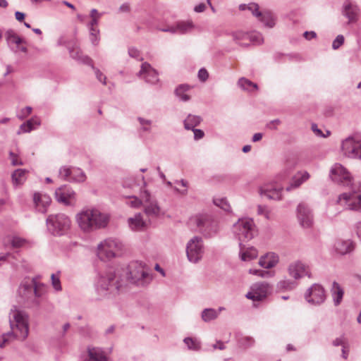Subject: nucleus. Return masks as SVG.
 <instances>
[{"instance_id": "f257e3e1", "label": "nucleus", "mask_w": 361, "mask_h": 361, "mask_svg": "<svg viewBox=\"0 0 361 361\" xmlns=\"http://www.w3.org/2000/svg\"><path fill=\"white\" fill-rule=\"evenodd\" d=\"M150 269L142 262H131L126 268L117 269L114 272H109L102 276L98 281V286L103 290L117 293L128 283L136 286L148 284L152 277Z\"/></svg>"}, {"instance_id": "f03ea898", "label": "nucleus", "mask_w": 361, "mask_h": 361, "mask_svg": "<svg viewBox=\"0 0 361 361\" xmlns=\"http://www.w3.org/2000/svg\"><path fill=\"white\" fill-rule=\"evenodd\" d=\"M79 228L85 233H91L106 228L109 222V214L94 207H85L76 216Z\"/></svg>"}, {"instance_id": "7ed1b4c3", "label": "nucleus", "mask_w": 361, "mask_h": 361, "mask_svg": "<svg viewBox=\"0 0 361 361\" xmlns=\"http://www.w3.org/2000/svg\"><path fill=\"white\" fill-rule=\"evenodd\" d=\"M11 331L0 336V348H4L10 336L24 341L28 336V315L23 311L11 310L9 314Z\"/></svg>"}, {"instance_id": "20e7f679", "label": "nucleus", "mask_w": 361, "mask_h": 361, "mask_svg": "<svg viewBox=\"0 0 361 361\" xmlns=\"http://www.w3.org/2000/svg\"><path fill=\"white\" fill-rule=\"evenodd\" d=\"M46 287L34 279L23 281L18 288L20 302L27 307H39L42 296L46 293Z\"/></svg>"}, {"instance_id": "39448f33", "label": "nucleus", "mask_w": 361, "mask_h": 361, "mask_svg": "<svg viewBox=\"0 0 361 361\" xmlns=\"http://www.w3.org/2000/svg\"><path fill=\"white\" fill-rule=\"evenodd\" d=\"M336 203L344 209L361 211V183L353 186L350 192L339 195Z\"/></svg>"}, {"instance_id": "423d86ee", "label": "nucleus", "mask_w": 361, "mask_h": 361, "mask_svg": "<svg viewBox=\"0 0 361 361\" xmlns=\"http://www.w3.org/2000/svg\"><path fill=\"white\" fill-rule=\"evenodd\" d=\"M47 226L53 235H63L68 231L71 220L64 214H51L47 219Z\"/></svg>"}, {"instance_id": "0eeeda50", "label": "nucleus", "mask_w": 361, "mask_h": 361, "mask_svg": "<svg viewBox=\"0 0 361 361\" xmlns=\"http://www.w3.org/2000/svg\"><path fill=\"white\" fill-rule=\"evenodd\" d=\"M233 233L240 243L250 240L257 234L255 224L251 219H239L233 225Z\"/></svg>"}, {"instance_id": "6e6552de", "label": "nucleus", "mask_w": 361, "mask_h": 361, "mask_svg": "<svg viewBox=\"0 0 361 361\" xmlns=\"http://www.w3.org/2000/svg\"><path fill=\"white\" fill-rule=\"evenodd\" d=\"M123 245L118 239L109 238L98 245V257L102 260L111 259L119 255Z\"/></svg>"}, {"instance_id": "1a4fd4ad", "label": "nucleus", "mask_w": 361, "mask_h": 361, "mask_svg": "<svg viewBox=\"0 0 361 361\" xmlns=\"http://www.w3.org/2000/svg\"><path fill=\"white\" fill-rule=\"evenodd\" d=\"M195 222L200 231L207 237H212L218 232V223L209 214H202L197 215L195 217Z\"/></svg>"}, {"instance_id": "9d476101", "label": "nucleus", "mask_w": 361, "mask_h": 361, "mask_svg": "<svg viewBox=\"0 0 361 361\" xmlns=\"http://www.w3.org/2000/svg\"><path fill=\"white\" fill-rule=\"evenodd\" d=\"M204 254L203 241L201 237L195 236L191 238L186 246V255L188 260L192 263H197Z\"/></svg>"}, {"instance_id": "9b49d317", "label": "nucleus", "mask_w": 361, "mask_h": 361, "mask_svg": "<svg viewBox=\"0 0 361 361\" xmlns=\"http://www.w3.org/2000/svg\"><path fill=\"white\" fill-rule=\"evenodd\" d=\"M341 150L348 158L361 159V138L347 137L342 142Z\"/></svg>"}, {"instance_id": "f8f14e48", "label": "nucleus", "mask_w": 361, "mask_h": 361, "mask_svg": "<svg viewBox=\"0 0 361 361\" xmlns=\"http://www.w3.org/2000/svg\"><path fill=\"white\" fill-rule=\"evenodd\" d=\"M331 179L337 184L343 186H351L353 177L350 173L341 164L336 163L333 165L330 170Z\"/></svg>"}, {"instance_id": "ddd939ff", "label": "nucleus", "mask_w": 361, "mask_h": 361, "mask_svg": "<svg viewBox=\"0 0 361 361\" xmlns=\"http://www.w3.org/2000/svg\"><path fill=\"white\" fill-rule=\"evenodd\" d=\"M240 9L244 11L245 9H248L251 11L252 15L257 17L259 20L263 23L266 26L269 27H273L275 25L274 19L273 18L272 14L270 12H261L259 11V6L257 4L251 3L248 5L241 4L240 6Z\"/></svg>"}, {"instance_id": "4468645a", "label": "nucleus", "mask_w": 361, "mask_h": 361, "mask_svg": "<svg viewBox=\"0 0 361 361\" xmlns=\"http://www.w3.org/2000/svg\"><path fill=\"white\" fill-rule=\"evenodd\" d=\"M59 176L64 180L73 183H83L86 180L85 172L79 168L74 167L62 166L59 169Z\"/></svg>"}, {"instance_id": "2eb2a0df", "label": "nucleus", "mask_w": 361, "mask_h": 361, "mask_svg": "<svg viewBox=\"0 0 361 361\" xmlns=\"http://www.w3.org/2000/svg\"><path fill=\"white\" fill-rule=\"evenodd\" d=\"M305 298L310 304L319 305L326 300L325 290L322 286L314 283L307 290Z\"/></svg>"}, {"instance_id": "dca6fc26", "label": "nucleus", "mask_w": 361, "mask_h": 361, "mask_svg": "<svg viewBox=\"0 0 361 361\" xmlns=\"http://www.w3.org/2000/svg\"><path fill=\"white\" fill-rule=\"evenodd\" d=\"M75 192L66 185L55 190V198L57 202L66 206H74L77 200Z\"/></svg>"}, {"instance_id": "f3484780", "label": "nucleus", "mask_w": 361, "mask_h": 361, "mask_svg": "<svg viewBox=\"0 0 361 361\" xmlns=\"http://www.w3.org/2000/svg\"><path fill=\"white\" fill-rule=\"evenodd\" d=\"M272 290L271 286L267 282L253 284L251 291L246 294V298L254 301H260L265 298Z\"/></svg>"}, {"instance_id": "a211bd4d", "label": "nucleus", "mask_w": 361, "mask_h": 361, "mask_svg": "<svg viewBox=\"0 0 361 361\" xmlns=\"http://www.w3.org/2000/svg\"><path fill=\"white\" fill-rule=\"evenodd\" d=\"M297 218L302 228H311L314 223L313 214L309 207L302 202L297 207Z\"/></svg>"}, {"instance_id": "6ab92c4d", "label": "nucleus", "mask_w": 361, "mask_h": 361, "mask_svg": "<svg viewBox=\"0 0 361 361\" xmlns=\"http://www.w3.org/2000/svg\"><path fill=\"white\" fill-rule=\"evenodd\" d=\"M283 188L273 183L265 184L259 188L260 195L269 200H279L282 197Z\"/></svg>"}, {"instance_id": "aec40b11", "label": "nucleus", "mask_w": 361, "mask_h": 361, "mask_svg": "<svg viewBox=\"0 0 361 361\" xmlns=\"http://www.w3.org/2000/svg\"><path fill=\"white\" fill-rule=\"evenodd\" d=\"M288 273L295 279H299L305 276H310L308 266L301 261L292 262L288 267Z\"/></svg>"}, {"instance_id": "412c9836", "label": "nucleus", "mask_w": 361, "mask_h": 361, "mask_svg": "<svg viewBox=\"0 0 361 361\" xmlns=\"http://www.w3.org/2000/svg\"><path fill=\"white\" fill-rule=\"evenodd\" d=\"M66 46L69 50L70 56L72 59L87 65L91 64L92 62L90 58L82 54L75 42H68Z\"/></svg>"}, {"instance_id": "4be33fe9", "label": "nucleus", "mask_w": 361, "mask_h": 361, "mask_svg": "<svg viewBox=\"0 0 361 361\" xmlns=\"http://www.w3.org/2000/svg\"><path fill=\"white\" fill-rule=\"evenodd\" d=\"M139 76L143 78L146 82L155 84L158 82V73L152 68L149 63L145 62L141 66Z\"/></svg>"}, {"instance_id": "5701e85b", "label": "nucleus", "mask_w": 361, "mask_h": 361, "mask_svg": "<svg viewBox=\"0 0 361 361\" xmlns=\"http://www.w3.org/2000/svg\"><path fill=\"white\" fill-rule=\"evenodd\" d=\"M33 201L36 209L41 213H45L49 206L51 200L49 196L45 194L35 192L33 196Z\"/></svg>"}, {"instance_id": "b1692460", "label": "nucleus", "mask_w": 361, "mask_h": 361, "mask_svg": "<svg viewBox=\"0 0 361 361\" xmlns=\"http://www.w3.org/2000/svg\"><path fill=\"white\" fill-rule=\"evenodd\" d=\"M359 9L355 4L345 1L343 6V14L348 18L349 23L357 20Z\"/></svg>"}, {"instance_id": "393cba45", "label": "nucleus", "mask_w": 361, "mask_h": 361, "mask_svg": "<svg viewBox=\"0 0 361 361\" xmlns=\"http://www.w3.org/2000/svg\"><path fill=\"white\" fill-rule=\"evenodd\" d=\"M5 38L8 46L11 50H14L16 47L25 44V41L19 37L13 30H8L5 33Z\"/></svg>"}, {"instance_id": "a878e982", "label": "nucleus", "mask_w": 361, "mask_h": 361, "mask_svg": "<svg viewBox=\"0 0 361 361\" xmlns=\"http://www.w3.org/2000/svg\"><path fill=\"white\" fill-rule=\"evenodd\" d=\"M279 261V256L274 252H269L262 256L259 261V264L265 269L274 267Z\"/></svg>"}, {"instance_id": "bb28decb", "label": "nucleus", "mask_w": 361, "mask_h": 361, "mask_svg": "<svg viewBox=\"0 0 361 361\" xmlns=\"http://www.w3.org/2000/svg\"><path fill=\"white\" fill-rule=\"evenodd\" d=\"M240 257L243 261H250L257 257L258 252L253 247H245L242 243H239Z\"/></svg>"}, {"instance_id": "cd10ccee", "label": "nucleus", "mask_w": 361, "mask_h": 361, "mask_svg": "<svg viewBox=\"0 0 361 361\" xmlns=\"http://www.w3.org/2000/svg\"><path fill=\"white\" fill-rule=\"evenodd\" d=\"M334 248L337 253L345 255L354 249V244L350 240H338L334 244Z\"/></svg>"}, {"instance_id": "c85d7f7f", "label": "nucleus", "mask_w": 361, "mask_h": 361, "mask_svg": "<svg viewBox=\"0 0 361 361\" xmlns=\"http://www.w3.org/2000/svg\"><path fill=\"white\" fill-rule=\"evenodd\" d=\"M128 224L130 228L133 231H142L147 227V223L143 220L142 216L138 213L128 219Z\"/></svg>"}, {"instance_id": "c756f323", "label": "nucleus", "mask_w": 361, "mask_h": 361, "mask_svg": "<svg viewBox=\"0 0 361 361\" xmlns=\"http://www.w3.org/2000/svg\"><path fill=\"white\" fill-rule=\"evenodd\" d=\"M87 353L88 361H107L106 356L101 348L89 347Z\"/></svg>"}, {"instance_id": "7c9ffc66", "label": "nucleus", "mask_w": 361, "mask_h": 361, "mask_svg": "<svg viewBox=\"0 0 361 361\" xmlns=\"http://www.w3.org/2000/svg\"><path fill=\"white\" fill-rule=\"evenodd\" d=\"M310 177L308 173L305 172L303 174H298L293 177L290 185L286 187V191H290L293 189L298 188L305 180H307Z\"/></svg>"}, {"instance_id": "2f4dec72", "label": "nucleus", "mask_w": 361, "mask_h": 361, "mask_svg": "<svg viewBox=\"0 0 361 361\" xmlns=\"http://www.w3.org/2000/svg\"><path fill=\"white\" fill-rule=\"evenodd\" d=\"M190 89L191 87L188 85L182 84L176 88L175 94L181 101L188 102L190 99V95L188 94Z\"/></svg>"}, {"instance_id": "473e14b6", "label": "nucleus", "mask_w": 361, "mask_h": 361, "mask_svg": "<svg viewBox=\"0 0 361 361\" xmlns=\"http://www.w3.org/2000/svg\"><path fill=\"white\" fill-rule=\"evenodd\" d=\"M331 293L334 305L336 306L338 305L343 299L344 292L340 285L336 281L333 283Z\"/></svg>"}, {"instance_id": "72a5a7b5", "label": "nucleus", "mask_w": 361, "mask_h": 361, "mask_svg": "<svg viewBox=\"0 0 361 361\" xmlns=\"http://www.w3.org/2000/svg\"><path fill=\"white\" fill-rule=\"evenodd\" d=\"M233 39L240 46L249 45L250 34L241 31L234 32L231 34Z\"/></svg>"}, {"instance_id": "f704fd0d", "label": "nucleus", "mask_w": 361, "mask_h": 361, "mask_svg": "<svg viewBox=\"0 0 361 361\" xmlns=\"http://www.w3.org/2000/svg\"><path fill=\"white\" fill-rule=\"evenodd\" d=\"M39 125L40 121L38 118H32L20 125V130L18 132V134H20L21 132L29 133L34 129L35 126H38Z\"/></svg>"}, {"instance_id": "c9c22d12", "label": "nucleus", "mask_w": 361, "mask_h": 361, "mask_svg": "<svg viewBox=\"0 0 361 361\" xmlns=\"http://www.w3.org/2000/svg\"><path fill=\"white\" fill-rule=\"evenodd\" d=\"M202 118L199 116L189 114L184 120V127L187 130H193L202 121Z\"/></svg>"}, {"instance_id": "e433bc0d", "label": "nucleus", "mask_w": 361, "mask_h": 361, "mask_svg": "<svg viewBox=\"0 0 361 361\" xmlns=\"http://www.w3.org/2000/svg\"><path fill=\"white\" fill-rule=\"evenodd\" d=\"M27 171L25 169H16L11 176L12 182L15 185H22L26 180Z\"/></svg>"}, {"instance_id": "4c0bfd02", "label": "nucleus", "mask_w": 361, "mask_h": 361, "mask_svg": "<svg viewBox=\"0 0 361 361\" xmlns=\"http://www.w3.org/2000/svg\"><path fill=\"white\" fill-rule=\"evenodd\" d=\"M145 213L149 217H155L157 216L160 212V208L157 204L156 200H154L145 205Z\"/></svg>"}, {"instance_id": "58836bf2", "label": "nucleus", "mask_w": 361, "mask_h": 361, "mask_svg": "<svg viewBox=\"0 0 361 361\" xmlns=\"http://www.w3.org/2000/svg\"><path fill=\"white\" fill-rule=\"evenodd\" d=\"M219 316V312L213 308H206L202 312V319L205 322H209L212 320L216 319Z\"/></svg>"}, {"instance_id": "ea45409f", "label": "nucleus", "mask_w": 361, "mask_h": 361, "mask_svg": "<svg viewBox=\"0 0 361 361\" xmlns=\"http://www.w3.org/2000/svg\"><path fill=\"white\" fill-rule=\"evenodd\" d=\"M238 85L243 90L252 91V89L257 90V85L256 83L245 78H240L238 81Z\"/></svg>"}, {"instance_id": "a19ab883", "label": "nucleus", "mask_w": 361, "mask_h": 361, "mask_svg": "<svg viewBox=\"0 0 361 361\" xmlns=\"http://www.w3.org/2000/svg\"><path fill=\"white\" fill-rule=\"evenodd\" d=\"M90 39L94 45H97L99 40V30L98 27H89Z\"/></svg>"}, {"instance_id": "79ce46f5", "label": "nucleus", "mask_w": 361, "mask_h": 361, "mask_svg": "<svg viewBox=\"0 0 361 361\" xmlns=\"http://www.w3.org/2000/svg\"><path fill=\"white\" fill-rule=\"evenodd\" d=\"M177 28V32H179L180 34H184L187 32L188 30H190L192 27V23H185V22H181L178 23L176 25Z\"/></svg>"}, {"instance_id": "37998d69", "label": "nucleus", "mask_w": 361, "mask_h": 361, "mask_svg": "<svg viewBox=\"0 0 361 361\" xmlns=\"http://www.w3.org/2000/svg\"><path fill=\"white\" fill-rule=\"evenodd\" d=\"M250 274L256 275L262 278H267L273 276L272 273L269 271L259 270L256 269H249Z\"/></svg>"}, {"instance_id": "c03bdc74", "label": "nucleus", "mask_w": 361, "mask_h": 361, "mask_svg": "<svg viewBox=\"0 0 361 361\" xmlns=\"http://www.w3.org/2000/svg\"><path fill=\"white\" fill-rule=\"evenodd\" d=\"M295 286V283L290 280H283L278 283L277 287L279 289L291 290Z\"/></svg>"}, {"instance_id": "a18cd8bd", "label": "nucleus", "mask_w": 361, "mask_h": 361, "mask_svg": "<svg viewBox=\"0 0 361 361\" xmlns=\"http://www.w3.org/2000/svg\"><path fill=\"white\" fill-rule=\"evenodd\" d=\"M137 121H139V123L141 126L142 130H143L145 132L150 131V130H151L150 126L152 124L151 120L145 119L142 117H138Z\"/></svg>"}, {"instance_id": "49530a36", "label": "nucleus", "mask_w": 361, "mask_h": 361, "mask_svg": "<svg viewBox=\"0 0 361 361\" xmlns=\"http://www.w3.org/2000/svg\"><path fill=\"white\" fill-rule=\"evenodd\" d=\"M214 203L221 208L222 209L225 211H229L230 209V205L228 204L227 200L224 198H216L214 200Z\"/></svg>"}, {"instance_id": "de8ad7c7", "label": "nucleus", "mask_w": 361, "mask_h": 361, "mask_svg": "<svg viewBox=\"0 0 361 361\" xmlns=\"http://www.w3.org/2000/svg\"><path fill=\"white\" fill-rule=\"evenodd\" d=\"M140 198L141 199H140V200L141 201V203H142V204H144V205L154 200L151 198V195H150L149 192L145 190L143 191H141Z\"/></svg>"}, {"instance_id": "09e8293b", "label": "nucleus", "mask_w": 361, "mask_h": 361, "mask_svg": "<svg viewBox=\"0 0 361 361\" xmlns=\"http://www.w3.org/2000/svg\"><path fill=\"white\" fill-rule=\"evenodd\" d=\"M255 343V340L252 337L246 336L242 338L239 341V343L241 346L244 348H248L252 346Z\"/></svg>"}, {"instance_id": "8fccbe9b", "label": "nucleus", "mask_w": 361, "mask_h": 361, "mask_svg": "<svg viewBox=\"0 0 361 361\" xmlns=\"http://www.w3.org/2000/svg\"><path fill=\"white\" fill-rule=\"evenodd\" d=\"M51 283H52V286H53L54 288L56 291L61 290L62 288H61V281H60L59 277L57 276L56 274H52L51 276Z\"/></svg>"}, {"instance_id": "3c124183", "label": "nucleus", "mask_w": 361, "mask_h": 361, "mask_svg": "<svg viewBox=\"0 0 361 361\" xmlns=\"http://www.w3.org/2000/svg\"><path fill=\"white\" fill-rule=\"evenodd\" d=\"M250 42L257 44H262L263 42L262 35L259 33L250 34L249 42Z\"/></svg>"}, {"instance_id": "603ef678", "label": "nucleus", "mask_w": 361, "mask_h": 361, "mask_svg": "<svg viewBox=\"0 0 361 361\" xmlns=\"http://www.w3.org/2000/svg\"><path fill=\"white\" fill-rule=\"evenodd\" d=\"M26 240L24 238L20 237H13L11 240V245L13 247H23Z\"/></svg>"}, {"instance_id": "864d4df0", "label": "nucleus", "mask_w": 361, "mask_h": 361, "mask_svg": "<svg viewBox=\"0 0 361 361\" xmlns=\"http://www.w3.org/2000/svg\"><path fill=\"white\" fill-rule=\"evenodd\" d=\"M90 65L94 70V73H95V75H96V78H97V80L99 81H100L101 82H102V84L106 85V76L99 69L95 68L94 67V66L92 65V62Z\"/></svg>"}, {"instance_id": "5fc2aeb1", "label": "nucleus", "mask_w": 361, "mask_h": 361, "mask_svg": "<svg viewBox=\"0 0 361 361\" xmlns=\"http://www.w3.org/2000/svg\"><path fill=\"white\" fill-rule=\"evenodd\" d=\"M344 42V37L341 35H338L332 43L334 49H338Z\"/></svg>"}, {"instance_id": "6e6d98bb", "label": "nucleus", "mask_w": 361, "mask_h": 361, "mask_svg": "<svg viewBox=\"0 0 361 361\" xmlns=\"http://www.w3.org/2000/svg\"><path fill=\"white\" fill-rule=\"evenodd\" d=\"M184 343L188 345L189 349L197 350L199 345L191 338H185Z\"/></svg>"}, {"instance_id": "4d7b16f0", "label": "nucleus", "mask_w": 361, "mask_h": 361, "mask_svg": "<svg viewBox=\"0 0 361 361\" xmlns=\"http://www.w3.org/2000/svg\"><path fill=\"white\" fill-rule=\"evenodd\" d=\"M128 54L132 58L139 59V60H142V58L140 59V51L135 47H130L128 49Z\"/></svg>"}, {"instance_id": "13d9d810", "label": "nucleus", "mask_w": 361, "mask_h": 361, "mask_svg": "<svg viewBox=\"0 0 361 361\" xmlns=\"http://www.w3.org/2000/svg\"><path fill=\"white\" fill-rule=\"evenodd\" d=\"M209 77V73L207 71L202 68L198 71V78L202 82H205Z\"/></svg>"}, {"instance_id": "bf43d9fd", "label": "nucleus", "mask_w": 361, "mask_h": 361, "mask_svg": "<svg viewBox=\"0 0 361 361\" xmlns=\"http://www.w3.org/2000/svg\"><path fill=\"white\" fill-rule=\"evenodd\" d=\"M9 156L11 160V164L13 166H20L23 164V162L20 159H18L17 155L15 154L13 152H10Z\"/></svg>"}, {"instance_id": "052dcab7", "label": "nucleus", "mask_w": 361, "mask_h": 361, "mask_svg": "<svg viewBox=\"0 0 361 361\" xmlns=\"http://www.w3.org/2000/svg\"><path fill=\"white\" fill-rule=\"evenodd\" d=\"M348 343H347V341L345 339V338L342 336L339 338H336L335 340H334L333 341V345L334 346H338V345H341L342 347L345 345H346Z\"/></svg>"}, {"instance_id": "680f3d73", "label": "nucleus", "mask_w": 361, "mask_h": 361, "mask_svg": "<svg viewBox=\"0 0 361 361\" xmlns=\"http://www.w3.org/2000/svg\"><path fill=\"white\" fill-rule=\"evenodd\" d=\"M257 213L261 215H264L267 219L269 218V212L267 207L259 205L257 207Z\"/></svg>"}, {"instance_id": "e2e57ef3", "label": "nucleus", "mask_w": 361, "mask_h": 361, "mask_svg": "<svg viewBox=\"0 0 361 361\" xmlns=\"http://www.w3.org/2000/svg\"><path fill=\"white\" fill-rule=\"evenodd\" d=\"M32 108L30 106H26L21 110L20 114L18 116L19 118L23 119L32 112Z\"/></svg>"}, {"instance_id": "0e129e2a", "label": "nucleus", "mask_w": 361, "mask_h": 361, "mask_svg": "<svg viewBox=\"0 0 361 361\" xmlns=\"http://www.w3.org/2000/svg\"><path fill=\"white\" fill-rule=\"evenodd\" d=\"M194 133V138L195 140H200V139H202L204 135V133L200 130V129H195V128H193V130H192Z\"/></svg>"}, {"instance_id": "69168bd1", "label": "nucleus", "mask_w": 361, "mask_h": 361, "mask_svg": "<svg viewBox=\"0 0 361 361\" xmlns=\"http://www.w3.org/2000/svg\"><path fill=\"white\" fill-rule=\"evenodd\" d=\"M281 123V121L279 119H274L271 121L269 123L267 124V127L269 129L275 130L276 129V125H279Z\"/></svg>"}, {"instance_id": "338daca9", "label": "nucleus", "mask_w": 361, "mask_h": 361, "mask_svg": "<svg viewBox=\"0 0 361 361\" xmlns=\"http://www.w3.org/2000/svg\"><path fill=\"white\" fill-rule=\"evenodd\" d=\"M312 131L319 137H325V135L323 134L322 131L318 128V126L317 124L313 123L312 124Z\"/></svg>"}, {"instance_id": "774afa93", "label": "nucleus", "mask_w": 361, "mask_h": 361, "mask_svg": "<svg viewBox=\"0 0 361 361\" xmlns=\"http://www.w3.org/2000/svg\"><path fill=\"white\" fill-rule=\"evenodd\" d=\"M90 18L91 20L87 25L88 27H98V23L100 18L96 17Z\"/></svg>"}]
</instances>
